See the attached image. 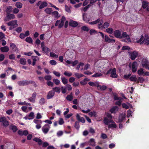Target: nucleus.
<instances>
[{
  "label": "nucleus",
  "mask_w": 149,
  "mask_h": 149,
  "mask_svg": "<svg viewBox=\"0 0 149 149\" xmlns=\"http://www.w3.org/2000/svg\"><path fill=\"white\" fill-rule=\"evenodd\" d=\"M13 9L12 7L11 6H9L7 7L6 10V12L7 14H9L10 13Z\"/></svg>",
  "instance_id": "a18cd8bd"
},
{
  "label": "nucleus",
  "mask_w": 149,
  "mask_h": 149,
  "mask_svg": "<svg viewBox=\"0 0 149 149\" xmlns=\"http://www.w3.org/2000/svg\"><path fill=\"white\" fill-rule=\"evenodd\" d=\"M11 129L14 132H15L17 130V128L16 126L13 125L12 126Z\"/></svg>",
  "instance_id": "e2e57ef3"
},
{
  "label": "nucleus",
  "mask_w": 149,
  "mask_h": 149,
  "mask_svg": "<svg viewBox=\"0 0 149 149\" xmlns=\"http://www.w3.org/2000/svg\"><path fill=\"white\" fill-rule=\"evenodd\" d=\"M0 49L1 51L3 52H7L9 50V47L7 46L1 47Z\"/></svg>",
  "instance_id": "5701e85b"
},
{
  "label": "nucleus",
  "mask_w": 149,
  "mask_h": 149,
  "mask_svg": "<svg viewBox=\"0 0 149 149\" xmlns=\"http://www.w3.org/2000/svg\"><path fill=\"white\" fill-rule=\"evenodd\" d=\"M53 81L54 83L56 85H58L60 83V80L56 79H53Z\"/></svg>",
  "instance_id": "603ef678"
},
{
  "label": "nucleus",
  "mask_w": 149,
  "mask_h": 149,
  "mask_svg": "<svg viewBox=\"0 0 149 149\" xmlns=\"http://www.w3.org/2000/svg\"><path fill=\"white\" fill-rule=\"evenodd\" d=\"M7 24L8 26H10L14 28L15 25L17 24V21L16 20H13L7 23Z\"/></svg>",
  "instance_id": "dca6fc26"
},
{
  "label": "nucleus",
  "mask_w": 149,
  "mask_h": 149,
  "mask_svg": "<svg viewBox=\"0 0 149 149\" xmlns=\"http://www.w3.org/2000/svg\"><path fill=\"white\" fill-rule=\"evenodd\" d=\"M34 81L32 80H22L17 82L19 86H24L33 84Z\"/></svg>",
  "instance_id": "7ed1b4c3"
},
{
  "label": "nucleus",
  "mask_w": 149,
  "mask_h": 149,
  "mask_svg": "<svg viewBox=\"0 0 149 149\" xmlns=\"http://www.w3.org/2000/svg\"><path fill=\"white\" fill-rule=\"evenodd\" d=\"M91 5L90 4H89L85 7L83 8V10L84 12L86 11L88 9V8L91 6Z\"/></svg>",
  "instance_id": "0e129e2a"
},
{
  "label": "nucleus",
  "mask_w": 149,
  "mask_h": 149,
  "mask_svg": "<svg viewBox=\"0 0 149 149\" xmlns=\"http://www.w3.org/2000/svg\"><path fill=\"white\" fill-rule=\"evenodd\" d=\"M52 91H53L54 93L55 92L59 94L61 92V88L59 87H56L52 88Z\"/></svg>",
  "instance_id": "c85d7f7f"
},
{
  "label": "nucleus",
  "mask_w": 149,
  "mask_h": 149,
  "mask_svg": "<svg viewBox=\"0 0 149 149\" xmlns=\"http://www.w3.org/2000/svg\"><path fill=\"white\" fill-rule=\"evenodd\" d=\"M110 25V24L108 22H105L104 23L103 25L102 30L103 29H106L108 28Z\"/></svg>",
  "instance_id": "a19ab883"
},
{
  "label": "nucleus",
  "mask_w": 149,
  "mask_h": 149,
  "mask_svg": "<svg viewBox=\"0 0 149 149\" xmlns=\"http://www.w3.org/2000/svg\"><path fill=\"white\" fill-rule=\"evenodd\" d=\"M34 113L33 112H31L28 115H26L24 117V119L26 120H32L34 118Z\"/></svg>",
  "instance_id": "6e6552de"
},
{
  "label": "nucleus",
  "mask_w": 149,
  "mask_h": 149,
  "mask_svg": "<svg viewBox=\"0 0 149 149\" xmlns=\"http://www.w3.org/2000/svg\"><path fill=\"white\" fill-rule=\"evenodd\" d=\"M15 16L12 14H7L6 17L5 18L4 21L6 22L8 21L11 19H14Z\"/></svg>",
  "instance_id": "0eeeda50"
},
{
  "label": "nucleus",
  "mask_w": 149,
  "mask_h": 149,
  "mask_svg": "<svg viewBox=\"0 0 149 149\" xmlns=\"http://www.w3.org/2000/svg\"><path fill=\"white\" fill-rule=\"evenodd\" d=\"M75 76L78 79L81 77L84 76V75L81 74H79L77 73H74Z\"/></svg>",
  "instance_id": "3c124183"
},
{
  "label": "nucleus",
  "mask_w": 149,
  "mask_h": 149,
  "mask_svg": "<svg viewBox=\"0 0 149 149\" xmlns=\"http://www.w3.org/2000/svg\"><path fill=\"white\" fill-rule=\"evenodd\" d=\"M19 61L20 63L23 65H25L26 64V59L25 58H21Z\"/></svg>",
  "instance_id": "bb28decb"
},
{
  "label": "nucleus",
  "mask_w": 149,
  "mask_h": 149,
  "mask_svg": "<svg viewBox=\"0 0 149 149\" xmlns=\"http://www.w3.org/2000/svg\"><path fill=\"white\" fill-rule=\"evenodd\" d=\"M65 11L68 13L70 12V8L66 5H65Z\"/></svg>",
  "instance_id": "774afa93"
},
{
  "label": "nucleus",
  "mask_w": 149,
  "mask_h": 149,
  "mask_svg": "<svg viewBox=\"0 0 149 149\" xmlns=\"http://www.w3.org/2000/svg\"><path fill=\"white\" fill-rule=\"evenodd\" d=\"M106 31L109 34H112L113 32V30L111 28H109L106 29Z\"/></svg>",
  "instance_id": "e433bc0d"
},
{
  "label": "nucleus",
  "mask_w": 149,
  "mask_h": 149,
  "mask_svg": "<svg viewBox=\"0 0 149 149\" xmlns=\"http://www.w3.org/2000/svg\"><path fill=\"white\" fill-rule=\"evenodd\" d=\"M61 79L62 82L64 84H66L68 83V80L65 77H61Z\"/></svg>",
  "instance_id": "c9c22d12"
},
{
  "label": "nucleus",
  "mask_w": 149,
  "mask_h": 149,
  "mask_svg": "<svg viewBox=\"0 0 149 149\" xmlns=\"http://www.w3.org/2000/svg\"><path fill=\"white\" fill-rule=\"evenodd\" d=\"M141 64L143 67L146 68H147L148 66L149 65V62L148 60L146 59H143L142 61Z\"/></svg>",
  "instance_id": "f8f14e48"
},
{
  "label": "nucleus",
  "mask_w": 149,
  "mask_h": 149,
  "mask_svg": "<svg viewBox=\"0 0 149 149\" xmlns=\"http://www.w3.org/2000/svg\"><path fill=\"white\" fill-rule=\"evenodd\" d=\"M45 102V99L44 98H41L39 101V103L41 105L43 104Z\"/></svg>",
  "instance_id": "4d7b16f0"
},
{
  "label": "nucleus",
  "mask_w": 149,
  "mask_h": 149,
  "mask_svg": "<svg viewBox=\"0 0 149 149\" xmlns=\"http://www.w3.org/2000/svg\"><path fill=\"white\" fill-rule=\"evenodd\" d=\"M50 128L49 125L47 124H46L42 127V130L45 134H46L49 131Z\"/></svg>",
  "instance_id": "39448f33"
},
{
  "label": "nucleus",
  "mask_w": 149,
  "mask_h": 149,
  "mask_svg": "<svg viewBox=\"0 0 149 149\" xmlns=\"http://www.w3.org/2000/svg\"><path fill=\"white\" fill-rule=\"evenodd\" d=\"M9 58L11 60H14L15 59V56L14 54H11L9 56Z\"/></svg>",
  "instance_id": "338daca9"
},
{
  "label": "nucleus",
  "mask_w": 149,
  "mask_h": 149,
  "mask_svg": "<svg viewBox=\"0 0 149 149\" xmlns=\"http://www.w3.org/2000/svg\"><path fill=\"white\" fill-rule=\"evenodd\" d=\"M36 6L39 7L40 9H41L47 6V3L46 1H38L36 3Z\"/></svg>",
  "instance_id": "20e7f679"
},
{
  "label": "nucleus",
  "mask_w": 149,
  "mask_h": 149,
  "mask_svg": "<svg viewBox=\"0 0 149 149\" xmlns=\"http://www.w3.org/2000/svg\"><path fill=\"white\" fill-rule=\"evenodd\" d=\"M61 92L62 93L64 94L67 92V88L66 87L62 86L61 88Z\"/></svg>",
  "instance_id": "8fccbe9b"
},
{
  "label": "nucleus",
  "mask_w": 149,
  "mask_h": 149,
  "mask_svg": "<svg viewBox=\"0 0 149 149\" xmlns=\"http://www.w3.org/2000/svg\"><path fill=\"white\" fill-rule=\"evenodd\" d=\"M145 38V41L144 44L147 45L149 44V38L148 37H144Z\"/></svg>",
  "instance_id": "13d9d810"
},
{
  "label": "nucleus",
  "mask_w": 149,
  "mask_h": 149,
  "mask_svg": "<svg viewBox=\"0 0 149 149\" xmlns=\"http://www.w3.org/2000/svg\"><path fill=\"white\" fill-rule=\"evenodd\" d=\"M42 50L45 54H47L50 51V49L47 47H45L42 48Z\"/></svg>",
  "instance_id": "473e14b6"
},
{
  "label": "nucleus",
  "mask_w": 149,
  "mask_h": 149,
  "mask_svg": "<svg viewBox=\"0 0 149 149\" xmlns=\"http://www.w3.org/2000/svg\"><path fill=\"white\" fill-rule=\"evenodd\" d=\"M10 47H11L13 52L18 51V49L16 45L13 43H11L10 45Z\"/></svg>",
  "instance_id": "aec40b11"
},
{
  "label": "nucleus",
  "mask_w": 149,
  "mask_h": 149,
  "mask_svg": "<svg viewBox=\"0 0 149 149\" xmlns=\"http://www.w3.org/2000/svg\"><path fill=\"white\" fill-rule=\"evenodd\" d=\"M144 80V79L142 77H139L138 79L137 80L136 82L139 83H142Z\"/></svg>",
  "instance_id": "ea45409f"
},
{
  "label": "nucleus",
  "mask_w": 149,
  "mask_h": 149,
  "mask_svg": "<svg viewBox=\"0 0 149 149\" xmlns=\"http://www.w3.org/2000/svg\"><path fill=\"white\" fill-rule=\"evenodd\" d=\"M54 92L53 91L51 90L49 91L47 96V99L48 100L52 98L54 96Z\"/></svg>",
  "instance_id": "1a4fd4ad"
},
{
  "label": "nucleus",
  "mask_w": 149,
  "mask_h": 149,
  "mask_svg": "<svg viewBox=\"0 0 149 149\" xmlns=\"http://www.w3.org/2000/svg\"><path fill=\"white\" fill-rule=\"evenodd\" d=\"M69 24L70 26L75 27L78 26V24L77 22L71 20Z\"/></svg>",
  "instance_id": "4be33fe9"
},
{
  "label": "nucleus",
  "mask_w": 149,
  "mask_h": 149,
  "mask_svg": "<svg viewBox=\"0 0 149 149\" xmlns=\"http://www.w3.org/2000/svg\"><path fill=\"white\" fill-rule=\"evenodd\" d=\"M74 127L77 129H79L80 127V126L79 125V122L78 121H75L74 125Z\"/></svg>",
  "instance_id": "6e6d98bb"
},
{
  "label": "nucleus",
  "mask_w": 149,
  "mask_h": 149,
  "mask_svg": "<svg viewBox=\"0 0 149 149\" xmlns=\"http://www.w3.org/2000/svg\"><path fill=\"white\" fill-rule=\"evenodd\" d=\"M137 73L140 76L143 75L144 74V72L143 71V68H140L137 71Z\"/></svg>",
  "instance_id": "58836bf2"
},
{
  "label": "nucleus",
  "mask_w": 149,
  "mask_h": 149,
  "mask_svg": "<svg viewBox=\"0 0 149 149\" xmlns=\"http://www.w3.org/2000/svg\"><path fill=\"white\" fill-rule=\"evenodd\" d=\"M22 5V4L19 2H17L15 3V6L18 8H21Z\"/></svg>",
  "instance_id": "37998d69"
},
{
  "label": "nucleus",
  "mask_w": 149,
  "mask_h": 149,
  "mask_svg": "<svg viewBox=\"0 0 149 149\" xmlns=\"http://www.w3.org/2000/svg\"><path fill=\"white\" fill-rule=\"evenodd\" d=\"M52 78V77L50 75H47L45 76L44 77L45 79L47 81H48L49 80H51Z\"/></svg>",
  "instance_id": "5fc2aeb1"
},
{
  "label": "nucleus",
  "mask_w": 149,
  "mask_h": 149,
  "mask_svg": "<svg viewBox=\"0 0 149 149\" xmlns=\"http://www.w3.org/2000/svg\"><path fill=\"white\" fill-rule=\"evenodd\" d=\"M25 40L26 42L29 43H32L33 42V40L30 37L26 38Z\"/></svg>",
  "instance_id": "09e8293b"
},
{
  "label": "nucleus",
  "mask_w": 149,
  "mask_h": 149,
  "mask_svg": "<svg viewBox=\"0 0 149 149\" xmlns=\"http://www.w3.org/2000/svg\"><path fill=\"white\" fill-rule=\"evenodd\" d=\"M81 29L84 31H88L89 30V29L88 27L85 26H83L81 27Z\"/></svg>",
  "instance_id": "680f3d73"
},
{
  "label": "nucleus",
  "mask_w": 149,
  "mask_h": 149,
  "mask_svg": "<svg viewBox=\"0 0 149 149\" xmlns=\"http://www.w3.org/2000/svg\"><path fill=\"white\" fill-rule=\"evenodd\" d=\"M76 118L77 119L79 122H81L82 123H84L85 120L84 118L83 117H81L79 114H77L76 115Z\"/></svg>",
  "instance_id": "9d476101"
},
{
  "label": "nucleus",
  "mask_w": 149,
  "mask_h": 149,
  "mask_svg": "<svg viewBox=\"0 0 149 149\" xmlns=\"http://www.w3.org/2000/svg\"><path fill=\"white\" fill-rule=\"evenodd\" d=\"M45 12L47 14H50L52 13L53 10L52 8H47L45 9Z\"/></svg>",
  "instance_id": "7c9ffc66"
},
{
  "label": "nucleus",
  "mask_w": 149,
  "mask_h": 149,
  "mask_svg": "<svg viewBox=\"0 0 149 149\" xmlns=\"http://www.w3.org/2000/svg\"><path fill=\"white\" fill-rule=\"evenodd\" d=\"M137 68V62H134L133 63L132 66V71L133 72H136Z\"/></svg>",
  "instance_id": "4468645a"
},
{
  "label": "nucleus",
  "mask_w": 149,
  "mask_h": 149,
  "mask_svg": "<svg viewBox=\"0 0 149 149\" xmlns=\"http://www.w3.org/2000/svg\"><path fill=\"white\" fill-rule=\"evenodd\" d=\"M52 15L54 16L56 18H58L60 17V16H58V13L57 11H54L52 12Z\"/></svg>",
  "instance_id": "4c0bfd02"
},
{
  "label": "nucleus",
  "mask_w": 149,
  "mask_h": 149,
  "mask_svg": "<svg viewBox=\"0 0 149 149\" xmlns=\"http://www.w3.org/2000/svg\"><path fill=\"white\" fill-rule=\"evenodd\" d=\"M33 122L36 124V128L38 129H39L41 127V124L42 123V121L41 120H38L36 119H34Z\"/></svg>",
  "instance_id": "423d86ee"
},
{
  "label": "nucleus",
  "mask_w": 149,
  "mask_h": 149,
  "mask_svg": "<svg viewBox=\"0 0 149 149\" xmlns=\"http://www.w3.org/2000/svg\"><path fill=\"white\" fill-rule=\"evenodd\" d=\"M118 107L117 106H115L113 107L110 109V111L111 113H115L118 111Z\"/></svg>",
  "instance_id": "f3484780"
},
{
  "label": "nucleus",
  "mask_w": 149,
  "mask_h": 149,
  "mask_svg": "<svg viewBox=\"0 0 149 149\" xmlns=\"http://www.w3.org/2000/svg\"><path fill=\"white\" fill-rule=\"evenodd\" d=\"M33 140L36 142L38 143V144L39 145H41L42 144V140L37 137H36L33 139Z\"/></svg>",
  "instance_id": "c756f323"
},
{
  "label": "nucleus",
  "mask_w": 149,
  "mask_h": 149,
  "mask_svg": "<svg viewBox=\"0 0 149 149\" xmlns=\"http://www.w3.org/2000/svg\"><path fill=\"white\" fill-rule=\"evenodd\" d=\"M103 22V20L102 19H100V21L97 25L98 28L99 29L102 30Z\"/></svg>",
  "instance_id": "b1692460"
},
{
  "label": "nucleus",
  "mask_w": 149,
  "mask_h": 149,
  "mask_svg": "<svg viewBox=\"0 0 149 149\" xmlns=\"http://www.w3.org/2000/svg\"><path fill=\"white\" fill-rule=\"evenodd\" d=\"M104 41L108 42H115V40L113 39L110 38L108 36L105 35L104 36Z\"/></svg>",
  "instance_id": "2eb2a0df"
},
{
  "label": "nucleus",
  "mask_w": 149,
  "mask_h": 149,
  "mask_svg": "<svg viewBox=\"0 0 149 149\" xmlns=\"http://www.w3.org/2000/svg\"><path fill=\"white\" fill-rule=\"evenodd\" d=\"M125 116L124 115L120 114L119 117L118 121L119 122L121 123L123 121L125 118Z\"/></svg>",
  "instance_id": "72a5a7b5"
},
{
  "label": "nucleus",
  "mask_w": 149,
  "mask_h": 149,
  "mask_svg": "<svg viewBox=\"0 0 149 149\" xmlns=\"http://www.w3.org/2000/svg\"><path fill=\"white\" fill-rule=\"evenodd\" d=\"M89 85L92 86H96L98 88L99 84V82L98 81L95 82H89L88 83Z\"/></svg>",
  "instance_id": "412c9836"
},
{
  "label": "nucleus",
  "mask_w": 149,
  "mask_h": 149,
  "mask_svg": "<svg viewBox=\"0 0 149 149\" xmlns=\"http://www.w3.org/2000/svg\"><path fill=\"white\" fill-rule=\"evenodd\" d=\"M114 34L115 36L117 38H121V32L118 30H117L114 31Z\"/></svg>",
  "instance_id": "9b49d317"
},
{
  "label": "nucleus",
  "mask_w": 149,
  "mask_h": 149,
  "mask_svg": "<svg viewBox=\"0 0 149 149\" xmlns=\"http://www.w3.org/2000/svg\"><path fill=\"white\" fill-rule=\"evenodd\" d=\"M113 120H112L107 118H104L103 122L105 125H108Z\"/></svg>",
  "instance_id": "6ab92c4d"
},
{
  "label": "nucleus",
  "mask_w": 149,
  "mask_h": 149,
  "mask_svg": "<svg viewBox=\"0 0 149 149\" xmlns=\"http://www.w3.org/2000/svg\"><path fill=\"white\" fill-rule=\"evenodd\" d=\"M130 80L132 81L136 82L137 79L135 75H132L130 77Z\"/></svg>",
  "instance_id": "2f4dec72"
},
{
  "label": "nucleus",
  "mask_w": 149,
  "mask_h": 149,
  "mask_svg": "<svg viewBox=\"0 0 149 149\" xmlns=\"http://www.w3.org/2000/svg\"><path fill=\"white\" fill-rule=\"evenodd\" d=\"M63 74L65 76L68 77H70L72 75V74L71 72L66 71H65L64 72Z\"/></svg>",
  "instance_id": "de8ad7c7"
},
{
  "label": "nucleus",
  "mask_w": 149,
  "mask_h": 149,
  "mask_svg": "<svg viewBox=\"0 0 149 149\" xmlns=\"http://www.w3.org/2000/svg\"><path fill=\"white\" fill-rule=\"evenodd\" d=\"M100 21V19L98 18L95 21H93L91 22H89V23L91 25L95 24L98 23H99Z\"/></svg>",
  "instance_id": "79ce46f5"
},
{
  "label": "nucleus",
  "mask_w": 149,
  "mask_h": 149,
  "mask_svg": "<svg viewBox=\"0 0 149 149\" xmlns=\"http://www.w3.org/2000/svg\"><path fill=\"white\" fill-rule=\"evenodd\" d=\"M125 38L127 39V41L128 42H130L131 41L129 36L127 35L126 32H123L122 34L121 35V38Z\"/></svg>",
  "instance_id": "ddd939ff"
},
{
  "label": "nucleus",
  "mask_w": 149,
  "mask_h": 149,
  "mask_svg": "<svg viewBox=\"0 0 149 149\" xmlns=\"http://www.w3.org/2000/svg\"><path fill=\"white\" fill-rule=\"evenodd\" d=\"M53 73L57 77H60V74L59 72L54 71L53 72Z\"/></svg>",
  "instance_id": "052dcab7"
},
{
  "label": "nucleus",
  "mask_w": 149,
  "mask_h": 149,
  "mask_svg": "<svg viewBox=\"0 0 149 149\" xmlns=\"http://www.w3.org/2000/svg\"><path fill=\"white\" fill-rule=\"evenodd\" d=\"M111 123V124H109L108 127L109 129L111 128H116V127L117 126L116 124L113 120L112 121Z\"/></svg>",
  "instance_id": "a878e982"
},
{
  "label": "nucleus",
  "mask_w": 149,
  "mask_h": 149,
  "mask_svg": "<svg viewBox=\"0 0 149 149\" xmlns=\"http://www.w3.org/2000/svg\"><path fill=\"white\" fill-rule=\"evenodd\" d=\"M138 55V53L137 52L134 51L131 53L130 56L132 60H134L136 58Z\"/></svg>",
  "instance_id": "a211bd4d"
},
{
  "label": "nucleus",
  "mask_w": 149,
  "mask_h": 149,
  "mask_svg": "<svg viewBox=\"0 0 149 149\" xmlns=\"http://www.w3.org/2000/svg\"><path fill=\"white\" fill-rule=\"evenodd\" d=\"M111 74L110 77L112 78H116L118 77V75L116 73V70L115 68H113V69L110 68L108 70L106 74Z\"/></svg>",
  "instance_id": "f03ea898"
},
{
  "label": "nucleus",
  "mask_w": 149,
  "mask_h": 149,
  "mask_svg": "<svg viewBox=\"0 0 149 149\" xmlns=\"http://www.w3.org/2000/svg\"><path fill=\"white\" fill-rule=\"evenodd\" d=\"M65 20V17L64 16H62L61 20H57L56 21L55 26H58V28L59 29L61 28L63 26Z\"/></svg>",
  "instance_id": "f257e3e1"
},
{
  "label": "nucleus",
  "mask_w": 149,
  "mask_h": 149,
  "mask_svg": "<svg viewBox=\"0 0 149 149\" xmlns=\"http://www.w3.org/2000/svg\"><path fill=\"white\" fill-rule=\"evenodd\" d=\"M144 37L142 35L141 36V38L139 40H137L136 42L137 43L140 42L141 44H143L144 43L145 41Z\"/></svg>",
  "instance_id": "393cba45"
},
{
  "label": "nucleus",
  "mask_w": 149,
  "mask_h": 149,
  "mask_svg": "<svg viewBox=\"0 0 149 149\" xmlns=\"http://www.w3.org/2000/svg\"><path fill=\"white\" fill-rule=\"evenodd\" d=\"M102 75V74L101 73H97L93 75L92 77H100Z\"/></svg>",
  "instance_id": "864d4df0"
},
{
  "label": "nucleus",
  "mask_w": 149,
  "mask_h": 149,
  "mask_svg": "<svg viewBox=\"0 0 149 149\" xmlns=\"http://www.w3.org/2000/svg\"><path fill=\"white\" fill-rule=\"evenodd\" d=\"M148 3L146 1H144L142 2V7L143 9L147 8V7L148 6Z\"/></svg>",
  "instance_id": "cd10ccee"
},
{
  "label": "nucleus",
  "mask_w": 149,
  "mask_h": 149,
  "mask_svg": "<svg viewBox=\"0 0 149 149\" xmlns=\"http://www.w3.org/2000/svg\"><path fill=\"white\" fill-rule=\"evenodd\" d=\"M66 99L70 101H72L73 99L72 94L71 93L70 95H68L66 98Z\"/></svg>",
  "instance_id": "f704fd0d"
},
{
  "label": "nucleus",
  "mask_w": 149,
  "mask_h": 149,
  "mask_svg": "<svg viewBox=\"0 0 149 149\" xmlns=\"http://www.w3.org/2000/svg\"><path fill=\"white\" fill-rule=\"evenodd\" d=\"M99 88L100 90L102 91H104L107 89V87L105 85L101 86V85H99V86H98V88Z\"/></svg>",
  "instance_id": "49530a36"
},
{
  "label": "nucleus",
  "mask_w": 149,
  "mask_h": 149,
  "mask_svg": "<svg viewBox=\"0 0 149 149\" xmlns=\"http://www.w3.org/2000/svg\"><path fill=\"white\" fill-rule=\"evenodd\" d=\"M34 57V58L33 59V61L32 64V65L33 66H34L35 65L36 62L37 60H38L39 59L38 57L37 56H35Z\"/></svg>",
  "instance_id": "c03bdc74"
},
{
  "label": "nucleus",
  "mask_w": 149,
  "mask_h": 149,
  "mask_svg": "<svg viewBox=\"0 0 149 149\" xmlns=\"http://www.w3.org/2000/svg\"><path fill=\"white\" fill-rule=\"evenodd\" d=\"M131 75V74L129 73L125 75L124 76V78H125L126 79H127L129 78H130V77Z\"/></svg>",
  "instance_id": "69168bd1"
},
{
  "label": "nucleus",
  "mask_w": 149,
  "mask_h": 149,
  "mask_svg": "<svg viewBox=\"0 0 149 149\" xmlns=\"http://www.w3.org/2000/svg\"><path fill=\"white\" fill-rule=\"evenodd\" d=\"M114 99L115 100H119L120 101L122 99V98L120 97H118L117 95H114Z\"/></svg>",
  "instance_id": "bf43d9fd"
}]
</instances>
